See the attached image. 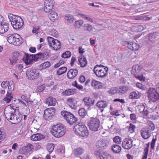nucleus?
I'll list each match as a JSON object with an SVG mask.
<instances>
[{
	"label": "nucleus",
	"instance_id": "nucleus-1",
	"mask_svg": "<svg viewBox=\"0 0 159 159\" xmlns=\"http://www.w3.org/2000/svg\"><path fill=\"white\" fill-rule=\"evenodd\" d=\"M8 17L14 29H19L23 25V20L20 17L10 13L8 15Z\"/></svg>",
	"mask_w": 159,
	"mask_h": 159
},
{
	"label": "nucleus",
	"instance_id": "nucleus-2",
	"mask_svg": "<svg viewBox=\"0 0 159 159\" xmlns=\"http://www.w3.org/2000/svg\"><path fill=\"white\" fill-rule=\"evenodd\" d=\"M52 134L55 137L60 138L65 133V128L61 124L53 125L51 130Z\"/></svg>",
	"mask_w": 159,
	"mask_h": 159
},
{
	"label": "nucleus",
	"instance_id": "nucleus-3",
	"mask_svg": "<svg viewBox=\"0 0 159 159\" xmlns=\"http://www.w3.org/2000/svg\"><path fill=\"white\" fill-rule=\"evenodd\" d=\"M73 130L76 134L84 137L89 135L87 127L81 123L76 124L73 128Z\"/></svg>",
	"mask_w": 159,
	"mask_h": 159
},
{
	"label": "nucleus",
	"instance_id": "nucleus-4",
	"mask_svg": "<svg viewBox=\"0 0 159 159\" xmlns=\"http://www.w3.org/2000/svg\"><path fill=\"white\" fill-rule=\"evenodd\" d=\"M42 53H39L35 55H30L27 53H25V57L23 59L25 64L26 65H30L33 63L35 61H37L38 59H43Z\"/></svg>",
	"mask_w": 159,
	"mask_h": 159
},
{
	"label": "nucleus",
	"instance_id": "nucleus-5",
	"mask_svg": "<svg viewBox=\"0 0 159 159\" xmlns=\"http://www.w3.org/2000/svg\"><path fill=\"white\" fill-rule=\"evenodd\" d=\"M88 126L89 129L94 131H97L98 130L100 125V121L99 119L96 117H92L88 123Z\"/></svg>",
	"mask_w": 159,
	"mask_h": 159
},
{
	"label": "nucleus",
	"instance_id": "nucleus-6",
	"mask_svg": "<svg viewBox=\"0 0 159 159\" xmlns=\"http://www.w3.org/2000/svg\"><path fill=\"white\" fill-rule=\"evenodd\" d=\"M47 39L49 46L52 47L54 50L57 51L61 48V43L57 40L49 36L47 37Z\"/></svg>",
	"mask_w": 159,
	"mask_h": 159
},
{
	"label": "nucleus",
	"instance_id": "nucleus-7",
	"mask_svg": "<svg viewBox=\"0 0 159 159\" xmlns=\"http://www.w3.org/2000/svg\"><path fill=\"white\" fill-rule=\"evenodd\" d=\"M34 70H27L26 72V77L29 80H34L39 78V72Z\"/></svg>",
	"mask_w": 159,
	"mask_h": 159
},
{
	"label": "nucleus",
	"instance_id": "nucleus-8",
	"mask_svg": "<svg viewBox=\"0 0 159 159\" xmlns=\"http://www.w3.org/2000/svg\"><path fill=\"white\" fill-rule=\"evenodd\" d=\"M54 5V2L51 0H46L44 2V10L47 12H49L52 10Z\"/></svg>",
	"mask_w": 159,
	"mask_h": 159
},
{
	"label": "nucleus",
	"instance_id": "nucleus-9",
	"mask_svg": "<svg viewBox=\"0 0 159 159\" xmlns=\"http://www.w3.org/2000/svg\"><path fill=\"white\" fill-rule=\"evenodd\" d=\"M55 114V112L53 111L46 109L44 111L43 117L45 120H49L52 119Z\"/></svg>",
	"mask_w": 159,
	"mask_h": 159
},
{
	"label": "nucleus",
	"instance_id": "nucleus-10",
	"mask_svg": "<svg viewBox=\"0 0 159 159\" xmlns=\"http://www.w3.org/2000/svg\"><path fill=\"white\" fill-rule=\"evenodd\" d=\"M108 140L104 139L98 140L97 142L96 146L98 148L102 149L103 148H106L109 145Z\"/></svg>",
	"mask_w": 159,
	"mask_h": 159
},
{
	"label": "nucleus",
	"instance_id": "nucleus-11",
	"mask_svg": "<svg viewBox=\"0 0 159 159\" xmlns=\"http://www.w3.org/2000/svg\"><path fill=\"white\" fill-rule=\"evenodd\" d=\"M140 132L142 137L144 139H148L151 136V131L148 128H142Z\"/></svg>",
	"mask_w": 159,
	"mask_h": 159
},
{
	"label": "nucleus",
	"instance_id": "nucleus-12",
	"mask_svg": "<svg viewBox=\"0 0 159 159\" xmlns=\"http://www.w3.org/2000/svg\"><path fill=\"white\" fill-rule=\"evenodd\" d=\"M21 56V53L18 51L14 52L12 54V58L10 60L11 64L13 65L16 63L19 59L20 58Z\"/></svg>",
	"mask_w": 159,
	"mask_h": 159
},
{
	"label": "nucleus",
	"instance_id": "nucleus-13",
	"mask_svg": "<svg viewBox=\"0 0 159 159\" xmlns=\"http://www.w3.org/2000/svg\"><path fill=\"white\" fill-rule=\"evenodd\" d=\"M85 106L90 107L93 106L95 102V100L90 97H85L83 99Z\"/></svg>",
	"mask_w": 159,
	"mask_h": 159
},
{
	"label": "nucleus",
	"instance_id": "nucleus-14",
	"mask_svg": "<svg viewBox=\"0 0 159 159\" xmlns=\"http://www.w3.org/2000/svg\"><path fill=\"white\" fill-rule=\"evenodd\" d=\"M31 145L29 143L27 146H25L20 149L19 150V153L20 154H26L31 151Z\"/></svg>",
	"mask_w": 159,
	"mask_h": 159
},
{
	"label": "nucleus",
	"instance_id": "nucleus-15",
	"mask_svg": "<svg viewBox=\"0 0 159 159\" xmlns=\"http://www.w3.org/2000/svg\"><path fill=\"white\" fill-rule=\"evenodd\" d=\"M76 90L75 89H68L63 91L61 93V95L63 96H69L74 95L76 93Z\"/></svg>",
	"mask_w": 159,
	"mask_h": 159
},
{
	"label": "nucleus",
	"instance_id": "nucleus-16",
	"mask_svg": "<svg viewBox=\"0 0 159 159\" xmlns=\"http://www.w3.org/2000/svg\"><path fill=\"white\" fill-rule=\"evenodd\" d=\"M61 115L64 117L67 122L69 119L74 116L71 113L65 111H63L61 112Z\"/></svg>",
	"mask_w": 159,
	"mask_h": 159
},
{
	"label": "nucleus",
	"instance_id": "nucleus-17",
	"mask_svg": "<svg viewBox=\"0 0 159 159\" xmlns=\"http://www.w3.org/2000/svg\"><path fill=\"white\" fill-rule=\"evenodd\" d=\"M0 25V34H3L7 32L9 28V24L5 22L4 24L2 23Z\"/></svg>",
	"mask_w": 159,
	"mask_h": 159
},
{
	"label": "nucleus",
	"instance_id": "nucleus-18",
	"mask_svg": "<svg viewBox=\"0 0 159 159\" xmlns=\"http://www.w3.org/2000/svg\"><path fill=\"white\" fill-rule=\"evenodd\" d=\"M92 86L96 89H99L102 88V84L95 80H93L91 82Z\"/></svg>",
	"mask_w": 159,
	"mask_h": 159
},
{
	"label": "nucleus",
	"instance_id": "nucleus-19",
	"mask_svg": "<svg viewBox=\"0 0 159 159\" xmlns=\"http://www.w3.org/2000/svg\"><path fill=\"white\" fill-rule=\"evenodd\" d=\"M44 136L42 134L39 133H37L33 134L31 137V139L34 141H38L43 139Z\"/></svg>",
	"mask_w": 159,
	"mask_h": 159
},
{
	"label": "nucleus",
	"instance_id": "nucleus-20",
	"mask_svg": "<svg viewBox=\"0 0 159 159\" xmlns=\"http://www.w3.org/2000/svg\"><path fill=\"white\" fill-rule=\"evenodd\" d=\"M15 39L13 44L16 46L20 45L23 42L22 38L20 35L18 34H15Z\"/></svg>",
	"mask_w": 159,
	"mask_h": 159
},
{
	"label": "nucleus",
	"instance_id": "nucleus-21",
	"mask_svg": "<svg viewBox=\"0 0 159 159\" xmlns=\"http://www.w3.org/2000/svg\"><path fill=\"white\" fill-rule=\"evenodd\" d=\"M122 147L127 150L130 149L133 146L132 142L124 140L122 144Z\"/></svg>",
	"mask_w": 159,
	"mask_h": 159
},
{
	"label": "nucleus",
	"instance_id": "nucleus-22",
	"mask_svg": "<svg viewBox=\"0 0 159 159\" xmlns=\"http://www.w3.org/2000/svg\"><path fill=\"white\" fill-rule=\"evenodd\" d=\"M46 102L48 106H54L56 103L55 98H53L52 97L47 98L46 99Z\"/></svg>",
	"mask_w": 159,
	"mask_h": 159
},
{
	"label": "nucleus",
	"instance_id": "nucleus-23",
	"mask_svg": "<svg viewBox=\"0 0 159 159\" xmlns=\"http://www.w3.org/2000/svg\"><path fill=\"white\" fill-rule=\"evenodd\" d=\"M149 40L152 43H155L157 36L156 32L149 33L148 34Z\"/></svg>",
	"mask_w": 159,
	"mask_h": 159
},
{
	"label": "nucleus",
	"instance_id": "nucleus-24",
	"mask_svg": "<svg viewBox=\"0 0 159 159\" xmlns=\"http://www.w3.org/2000/svg\"><path fill=\"white\" fill-rule=\"evenodd\" d=\"M121 147L118 145L114 144L111 146V150L113 153L118 154L121 151Z\"/></svg>",
	"mask_w": 159,
	"mask_h": 159
},
{
	"label": "nucleus",
	"instance_id": "nucleus-25",
	"mask_svg": "<svg viewBox=\"0 0 159 159\" xmlns=\"http://www.w3.org/2000/svg\"><path fill=\"white\" fill-rule=\"evenodd\" d=\"M78 70H69L67 74V77L71 79L75 77L78 74Z\"/></svg>",
	"mask_w": 159,
	"mask_h": 159
},
{
	"label": "nucleus",
	"instance_id": "nucleus-26",
	"mask_svg": "<svg viewBox=\"0 0 159 159\" xmlns=\"http://www.w3.org/2000/svg\"><path fill=\"white\" fill-rule=\"evenodd\" d=\"M81 57H79V62L80 65L81 67H84L87 64V61L84 56L81 55Z\"/></svg>",
	"mask_w": 159,
	"mask_h": 159
},
{
	"label": "nucleus",
	"instance_id": "nucleus-27",
	"mask_svg": "<svg viewBox=\"0 0 159 159\" xmlns=\"http://www.w3.org/2000/svg\"><path fill=\"white\" fill-rule=\"evenodd\" d=\"M13 98V95L11 92L7 91L6 97L4 98L3 100L7 103H9L11 99Z\"/></svg>",
	"mask_w": 159,
	"mask_h": 159
},
{
	"label": "nucleus",
	"instance_id": "nucleus-28",
	"mask_svg": "<svg viewBox=\"0 0 159 159\" xmlns=\"http://www.w3.org/2000/svg\"><path fill=\"white\" fill-rule=\"evenodd\" d=\"M157 93L155 89L153 88H150L147 91V93L148 94V97L149 99Z\"/></svg>",
	"mask_w": 159,
	"mask_h": 159
},
{
	"label": "nucleus",
	"instance_id": "nucleus-29",
	"mask_svg": "<svg viewBox=\"0 0 159 159\" xmlns=\"http://www.w3.org/2000/svg\"><path fill=\"white\" fill-rule=\"evenodd\" d=\"M84 150L81 147H79L75 149L73 151L74 155L76 157L82 155L84 152Z\"/></svg>",
	"mask_w": 159,
	"mask_h": 159
},
{
	"label": "nucleus",
	"instance_id": "nucleus-30",
	"mask_svg": "<svg viewBox=\"0 0 159 159\" xmlns=\"http://www.w3.org/2000/svg\"><path fill=\"white\" fill-rule=\"evenodd\" d=\"M18 108H19L18 107H16V109L14 110V113H13L12 120H14L16 121V123H13V124H14L17 123L18 122H20L21 120V119L19 117L18 118L16 114V110L18 111L19 110Z\"/></svg>",
	"mask_w": 159,
	"mask_h": 159
},
{
	"label": "nucleus",
	"instance_id": "nucleus-31",
	"mask_svg": "<svg viewBox=\"0 0 159 159\" xmlns=\"http://www.w3.org/2000/svg\"><path fill=\"white\" fill-rule=\"evenodd\" d=\"M49 18L51 20L54 22L57 19L58 16L55 12L52 11L49 16Z\"/></svg>",
	"mask_w": 159,
	"mask_h": 159
},
{
	"label": "nucleus",
	"instance_id": "nucleus-32",
	"mask_svg": "<svg viewBox=\"0 0 159 159\" xmlns=\"http://www.w3.org/2000/svg\"><path fill=\"white\" fill-rule=\"evenodd\" d=\"M96 75L98 77L102 78L106 75V73H105L103 70H93Z\"/></svg>",
	"mask_w": 159,
	"mask_h": 159
},
{
	"label": "nucleus",
	"instance_id": "nucleus-33",
	"mask_svg": "<svg viewBox=\"0 0 159 159\" xmlns=\"http://www.w3.org/2000/svg\"><path fill=\"white\" fill-rule=\"evenodd\" d=\"M15 34H9L7 35V40L9 43L11 44H13L14 43V41L15 39Z\"/></svg>",
	"mask_w": 159,
	"mask_h": 159
},
{
	"label": "nucleus",
	"instance_id": "nucleus-34",
	"mask_svg": "<svg viewBox=\"0 0 159 159\" xmlns=\"http://www.w3.org/2000/svg\"><path fill=\"white\" fill-rule=\"evenodd\" d=\"M130 90V88L126 86H120L118 90V92L121 94H124L127 91Z\"/></svg>",
	"mask_w": 159,
	"mask_h": 159
},
{
	"label": "nucleus",
	"instance_id": "nucleus-35",
	"mask_svg": "<svg viewBox=\"0 0 159 159\" xmlns=\"http://www.w3.org/2000/svg\"><path fill=\"white\" fill-rule=\"evenodd\" d=\"M96 105L99 108H105L107 107V105L106 101H100L97 102Z\"/></svg>",
	"mask_w": 159,
	"mask_h": 159
},
{
	"label": "nucleus",
	"instance_id": "nucleus-36",
	"mask_svg": "<svg viewBox=\"0 0 159 159\" xmlns=\"http://www.w3.org/2000/svg\"><path fill=\"white\" fill-rule=\"evenodd\" d=\"M150 101L154 102L158 101L159 99V93H157L153 95L150 99Z\"/></svg>",
	"mask_w": 159,
	"mask_h": 159
},
{
	"label": "nucleus",
	"instance_id": "nucleus-37",
	"mask_svg": "<svg viewBox=\"0 0 159 159\" xmlns=\"http://www.w3.org/2000/svg\"><path fill=\"white\" fill-rule=\"evenodd\" d=\"M78 113L80 116L83 117L87 115V112L84 108H82L79 110Z\"/></svg>",
	"mask_w": 159,
	"mask_h": 159
},
{
	"label": "nucleus",
	"instance_id": "nucleus-38",
	"mask_svg": "<svg viewBox=\"0 0 159 159\" xmlns=\"http://www.w3.org/2000/svg\"><path fill=\"white\" fill-rule=\"evenodd\" d=\"M65 19L70 23H73L74 21L73 16L72 15H66L65 17Z\"/></svg>",
	"mask_w": 159,
	"mask_h": 159
},
{
	"label": "nucleus",
	"instance_id": "nucleus-39",
	"mask_svg": "<svg viewBox=\"0 0 159 159\" xmlns=\"http://www.w3.org/2000/svg\"><path fill=\"white\" fill-rule=\"evenodd\" d=\"M84 31H91L93 30V26L89 24H85L84 25Z\"/></svg>",
	"mask_w": 159,
	"mask_h": 159
},
{
	"label": "nucleus",
	"instance_id": "nucleus-40",
	"mask_svg": "<svg viewBox=\"0 0 159 159\" xmlns=\"http://www.w3.org/2000/svg\"><path fill=\"white\" fill-rule=\"evenodd\" d=\"M54 148V145L53 143H49L48 144L47 149L50 153H51L53 151Z\"/></svg>",
	"mask_w": 159,
	"mask_h": 159
},
{
	"label": "nucleus",
	"instance_id": "nucleus-41",
	"mask_svg": "<svg viewBox=\"0 0 159 159\" xmlns=\"http://www.w3.org/2000/svg\"><path fill=\"white\" fill-rule=\"evenodd\" d=\"M84 23V21L82 20H79L76 21L75 22V26L76 28H79L82 26Z\"/></svg>",
	"mask_w": 159,
	"mask_h": 159
},
{
	"label": "nucleus",
	"instance_id": "nucleus-42",
	"mask_svg": "<svg viewBox=\"0 0 159 159\" xmlns=\"http://www.w3.org/2000/svg\"><path fill=\"white\" fill-rule=\"evenodd\" d=\"M50 63L48 61L45 62L40 65V67L42 69H44L49 67Z\"/></svg>",
	"mask_w": 159,
	"mask_h": 159
},
{
	"label": "nucleus",
	"instance_id": "nucleus-43",
	"mask_svg": "<svg viewBox=\"0 0 159 159\" xmlns=\"http://www.w3.org/2000/svg\"><path fill=\"white\" fill-rule=\"evenodd\" d=\"M77 121V118L74 116L73 117H71V118L69 119L67 121V122L70 125H72L73 124L75 123Z\"/></svg>",
	"mask_w": 159,
	"mask_h": 159
},
{
	"label": "nucleus",
	"instance_id": "nucleus-44",
	"mask_svg": "<svg viewBox=\"0 0 159 159\" xmlns=\"http://www.w3.org/2000/svg\"><path fill=\"white\" fill-rule=\"evenodd\" d=\"M135 31L137 32H141L144 29V27L141 25H138L134 27Z\"/></svg>",
	"mask_w": 159,
	"mask_h": 159
},
{
	"label": "nucleus",
	"instance_id": "nucleus-45",
	"mask_svg": "<svg viewBox=\"0 0 159 159\" xmlns=\"http://www.w3.org/2000/svg\"><path fill=\"white\" fill-rule=\"evenodd\" d=\"M129 98L131 99H137L139 98V96L137 95V93L135 92L130 93Z\"/></svg>",
	"mask_w": 159,
	"mask_h": 159
},
{
	"label": "nucleus",
	"instance_id": "nucleus-46",
	"mask_svg": "<svg viewBox=\"0 0 159 159\" xmlns=\"http://www.w3.org/2000/svg\"><path fill=\"white\" fill-rule=\"evenodd\" d=\"M8 86V89L9 91H8L11 92L13 90L14 88V84L13 83V82L10 81L9 82V84Z\"/></svg>",
	"mask_w": 159,
	"mask_h": 159
},
{
	"label": "nucleus",
	"instance_id": "nucleus-47",
	"mask_svg": "<svg viewBox=\"0 0 159 159\" xmlns=\"http://www.w3.org/2000/svg\"><path fill=\"white\" fill-rule=\"evenodd\" d=\"M148 129L149 130H154L155 128V126L152 121H148Z\"/></svg>",
	"mask_w": 159,
	"mask_h": 159
},
{
	"label": "nucleus",
	"instance_id": "nucleus-48",
	"mask_svg": "<svg viewBox=\"0 0 159 159\" xmlns=\"http://www.w3.org/2000/svg\"><path fill=\"white\" fill-rule=\"evenodd\" d=\"M71 55V52L69 51H67L63 53L61 55V57L63 58H66L70 57Z\"/></svg>",
	"mask_w": 159,
	"mask_h": 159
},
{
	"label": "nucleus",
	"instance_id": "nucleus-49",
	"mask_svg": "<svg viewBox=\"0 0 159 159\" xmlns=\"http://www.w3.org/2000/svg\"><path fill=\"white\" fill-rule=\"evenodd\" d=\"M132 50L134 51H137L138 50L139 48V45L135 43H132Z\"/></svg>",
	"mask_w": 159,
	"mask_h": 159
},
{
	"label": "nucleus",
	"instance_id": "nucleus-50",
	"mask_svg": "<svg viewBox=\"0 0 159 159\" xmlns=\"http://www.w3.org/2000/svg\"><path fill=\"white\" fill-rule=\"evenodd\" d=\"M12 114L13 112L6 113L5 114V116L8 120L9 119L10 120H12Z\"/></svg>",
	"mask_w": 159,
	"mask_h": 159
},
{
	"label": "nucleus",
	"instance_id": "nucleus-51",
	"mask_svg": "<svg viewBox=\"0 0 159 159\" xmlns=\"http://www.w3.org/2000/svg\"><path fill=\"white\" fill-rule=\"evenodd\" d=\"M129 125L130 126L129 128V130L131 133H132L134 132V130L136 128L135 126L131 123H130Z\"/></svg>",
	"mask_w": 159,
	"mask_h": 159
},
{
	"label": "nucleus",
	"instance_id": "nucleus-52",
	"mask_svg": "<svg viewBox=\"0 0 159 159\" xmlns=\"http://www.w3.org/2000/svg\"><path fill=\"white\" fill-rule=\"evenodd\" d=\"M6 137V134L4 132L0 130V143L4 140Z\"/></svg>",
	"mask_w": 159,
	"mask_h": 159
},
{
	"label": "nucleus",
	"instance_id": "nucleus-53",
	"mask_svg": "<svg viewBox=\"0 0 159 159\" xmlns=\"http://www.w3.org/2000/svg\"><path fill=\"white\" fill-rule=\"evenodd\" d=\"M9 84V82L8 81H3L2 82L1 86L3 89H6L7 87Z\"/></svg>",
	"mask_w": 159,
	"mask_h": 159
},
{
	"label": "nucleus",
	"instance_id": "nucleus-54",
	"mask_svg": "<svg viewBox=\"0 0 159 159\" xmlns=\"http://www.w3.org/2000/svg\"><path fill=\"white\" fill-rule=\"evenodd\" d=\"M45 89V84H43L38 87L37 89V91L40 92H43Z\"/></svg>",
	"mask_w": 159,
	"mask_h": 159
},
{
	"label": "nucleus",
	"instance_id": "nucleus-55",
	"mask_svg": "<svg viewBox=\"0 0 159 159\" xmlns=\"http://www.w3.org/2000/svg\"><path fill=\"white\" fill-rule=\"evenodd\" d=\"M113 141L115 143H120L121 141V139L120 137L118 136H116L113 139Z\"/></svg>",
	"mask_w": 159,
	"mask_h": 159
},
{
	"label": "nucleus",
	"instance_id": "nucleus-56",
	"mask_svg": "<svg viewBox=\"0 0 159 159\" xmlns=\"http://www.w3.org/2000/svg\"><path fill=\"white\" fill-rule=\"evenodd\" d=\"M117 89L116 87H113L110 89V93L114 94L117 92Z\"/></svg>",
	"mask_w": 159,
	"mask_h": 159
},
{
	"label": "nucleus",
	"instance_id": "nucleus-57",
	"mask_svg": "<svg viewBox=\"0 0 159 159\" xmlns=\"http://www.w3.org/2000/svg\"><path fill=\"white\" fill-rule=\"evenodd\" d=\"M51 35L54 37H57L58 36V33L54 29H52L51 31Z\"/></svg>",
	"mask_w": 159,
	"mask_h": 159
},
{
	"label": "nucleus",
	"instance_id": "nucleus-58",
	"mask_svg": "<svg viewBox=\"0 0 159 159\" xmlns=\"http://www.w3.org/2000/svg\"><path fill=\"white\" fill-rule=\"evenodd\" d=\"M142 67L138 65H133L132 67V70H141Z\"/></svg>",
	"mask_w": 159,
	"mask_h": 159
},
{
	"label": "nucleus",
	"instance_id": "nucleus-59",
	"mask_svg": "<svg viewBox=\"0 0 159 159\" xmlns=\"http://www.w3.org/2000/svg\"><path fill=\"white\" fill-rule=\"evenodd\" d=\"M75 84L74 86L76 88H78L80 90H81L83 89V87L81 85H79L78 84L77 82L75 81Z\"/></svg>",
	"mask_w": 159,
	"mask_h": 159
},
{
	"label": "nucleus",
	"instance_id": "nucleus-60",
	"mask_svg": "<svg viewBox=\"0 0 159 159\" xmlns=\"http://www.w3.org/2000/svg\"><path fill=\"white\" fill-rule=\"evenodd\" d=\"M98 67V68H101V67H102L103 68V69H104V70H106V68H107V70H108V68L107 67H104L103 65H101V64H100V65H96L94 67V68H93V70H95L96 68H97Z\"/></svg>",
	"mask_w": 159,
	"mask_h": 159
},
{
	"label": "nucleus",
	"instance_id": "nucleus-61",
	"mask_svg": "<svg viewBox=\"0 0 159 159\" xmlns=\"http://www.w3.org/2000/svg\"><path fill=\"white\" fill-rule=\"evenodd\" d=\"M76 60L75 57H72L70 63L71 66H73L74 65L75 62H76Z\"/></svg>",
	"mask_w": 159,
	"mask_h": 159
},
{
	"label": "nucleus",
	"instance_id": "nucleus-62",
	"mask_svg": "<svg viewBox=\"0 0 159 159\" xmlns=\"http://www.w3.org/2000/svg\"><path fill=\"white\" fill-rule=\"evenodd\" d=\"M74 101V98H68L67 100V102L70 104L73 103Z\"/></svg>",
	"mask_w": 159,
	"mask_h": 159
},
{
	"label": "nucleus",
	"instance_id": "nucleus-63",
	"mask_svg": "<svg viewBox=\"0 0 159 159\" xmlns=\"http://www.w3.org/2000/svg\"><path fill=\"white\" fill-rule=\"evenodd\" d=\"M113 101L115 102H120L124 103L125 102V100L123 99H120L119 98L113 100Z\"/></svg>",
	"mask_w": 159,
	"mask_h": 159
},
{
	"label": "nucleus",
	"instance_id": "nucleus-64",
	"mask_svg": "<svg viewBox=\"0 0 159 159\" xmlns=\"http://www.w3.org/2000/svg\"><path fill=\"white\" fill-rule=\"evenodd\" d=\"M114 127L113 125H111V127H110V131L111 132V133L114 134L116 132V129Z\"/></svg>",
	"mask_w": 159,
	"mask_h": 159
}]
</instances>
